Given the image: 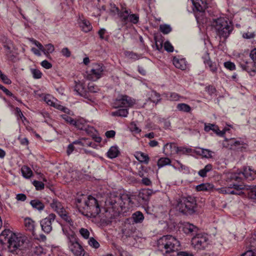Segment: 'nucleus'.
Masks as SVG:
<instances>
[{
	"label": "nucleus",
	"mask_w": 256,
	"mask_h": 256,
	"mask_svg": "<svg viewBox=\"0 0 256 256\" xmlns=\"http://www.w3.org/2000/svg\"><path fill=\"white\" fill-rule=\"evenodd\" d=\"M132 203L130 197L127 194L116 196L110 194L105 201V212L112 213L110 218L126 212L132 207Z\"/></svg>",
	"instance_id": "nucleus-1"
},
{
	"label": "nucleus",
	"mask_w": 256,
	"mask_h": 256,
	"mask_svg": "<svg viewBox=\"0 0 256 256\" xmlns=\"http://www.w3.org/2000/svg\"><path fill=\"white\" fill-rule=\"evenodd\" d=\"M180 246V242L171 235L164 236L160 238L157 242L158 250L164 252V254H168L178 250Z\"/></svg>",
	"instance_id": "nucleus-2"
},
{
	"label": "nucleus",
	"mask_w": 256,
	"mask_h": 256,
	"mask_svg": "<svg viewBox=\"0 0 256 256\" xmlns=\"http://www.w3.org/2000/svg\"><path fill=\"white\" fill-rule=\"evenodd\" d=\"M212 26L214 28L217 35L220 38H224V40L229 36L234 30L231 22L224 18L214 20Z\"/></svg>",
	"instance_id": "nucleus-3"
},
{
	"label": "nucleus",
	"mask_w": 256,
	"mask_h": 256,
	"mask_svg": "<svg viewBox=\"0 0 256 256\" xmlns=\"http://www.w3.org/2000/svg\"><path fill=\"white\" fill-rule=\"evenodd\" d=\"M177 207L180 212L186 215H192L196 211V200L191 196L183 197L178 202Z\"/></svg>",
	"instance_id": "nucleus-4"
},
{
	"label": "nucleus",
	"mask_w": 256,
	"mask_h": 256,
	"mask_svg": "<svg viewBox=\"0 0 256 256\" xmlns=\"http://www.w3.org/2000/svg\"><path fill=\"white\" fill-rule=\"evenodd\" d=\"M84 206L82 207L86 212V216L96 218L100 212V206L96 199L91 196L88 197L87 200H84Z\"/></svg>",
	"instance_id": "nucleus-5"
},
{
	"label": "nucleus",
	"mask_w": 256,
	"mask_h": 256,
	"mask_svg": "<svg viewBox=\"0 0 256 256\" xmlns=\"http://www.w3.org/2000/svg\"><path fill=\"white\" fill-rule=\"evenodd\" d=\"M62 231L68 236L69 240V249L74 256H84L85 251L82 246L79 244L76 234L73 232L72 234H68L67 230L64 228H62Z\"/></svg>",
	"instance_id": "nucleus-6"
},
{
	"label": "nucleus",
	"mask_w": 256,
	"mask_h": 256,
	"mask_svg": "<svg viewBox=\"0 0 256 256\" xmlns=\"http://www.w3.org/2000/svg\"><path fill=\"white\" fill-rule=\"evenodd\" d=\"M26 240L24 236H18L15 234H11L8 240V251L14 254H18L22 249Z\"/></svg>",
	"instance_id": "nucleus-7"
},
{
	"label": "nucleus",
	"mask_w": 256,
	"mask_h": 256,
	"mask_svg": "<svg viewBox=\"0 0 256 256\" xmlns=\"http://www.w3.org/2000/svg\"><path fill=\"white\" fill-rule=\"evenodd\" d=\"M134 104L135 100L134 98L126 95L120 94L114 100L112 106L114 108H128L132 107Z\"/></svg>",
	"instance_id": "nucleus-8"
},
{
	"label": "nucleus",
	"mask_w": 256,
	"mask_h": 256,
	"mask_svg": "<svg viewBox=\"0 0 256 256\" xmlns=\"http://www.w3.org/2000/svg\"><path fill=\"white\" fill-rule=\"evenodd\" d=\"M208 238L207 234H196L192 238V244L196 250L204 249L208 245Z\"/></svg>",
	"instance_id": "nucleus-9"
},
{
	"label": "nucleus",
	"mask_w": 256,
	"mask_h": 256,
	"mask_svg": "<svg viewBox=\"0 0 256 256\" xmlns=\"http://www.w3.org/2000/svg\"><path fill=\"white\" fill-rule=\"evenodd\" d=\"M239 64L243 70L246 71L250 76H254L256 74V64L252 60L249 61L245 56L242 57L239 61Z\"/></svg>",
	"instance_id": "nucleus-10"
},
{
	"label": "nucleus",
	"mask_w": 256,
	"mask_h": 256,
	"mask_svg": "<svg viewBox=\"0 0 256 256\" xmlns=\"http://www.w3.org/2000/svg\"><path fill=\"white\" fill-rule=\"evenodd\" d=\"M56 218V214L52 213L40 220V224L42 229L45 233L49 234L52 230V222H54Z\"/></svg>",
	"instance_id": "nucleus-11"
},
{
	"label": "nucleus",
	"mask_w": 256,
	"mask_h": 256,
	"mask_svg": "<svg viewBox=\"0 0 256 256\" xmlns=\"http://www.w3.org/2000/svg\"><path fill=\"white\" fill-rule=\"evenodd\" d=\"M103 72V66L102 64H94L88 76V78L92 80H97L102 76Z\"/></svg>",
	"instance_id": "nucleus-12"
},
{
	"label": "nucleus",
	"mask_w": 256,
	"mask_h": 256,
	"mask_svg": "<svg viewBox=\"0 0 256 256\" xmlns=\"http://www.w3.org/2000/svg\"><path fill=\"white\" fill-rule=\"evenodd\" d=\"M74 90L76 92L77 94L84 97L88 100H92L91 96L88 92L85 90L83 84L80 82H76V84L74 87Z\"/></svg>",
	"instance_id": "nucleus-13"
},
{
	"label": "nucleus",
	"mask_w": 256,
	"mask_h": 256,
	"mask_svg": "<svg viewBox=\"0 0 256 256\" xmlns=\"http://www.w3.org/2000/svg\"><path fill=\"white\" fill-rule=\"evenodd\" d=\"M154 193L152 190L144 188L139 192L138 197L139 200H142V202L146 204L149 201L150 196Z\"/></svg>",
	"instance_id": "nucleus-14"
},
{
	"label": "nucleus",
	"mask_w": 256,
	"mask_h": 256,
	"mask_svg": "<svg viewBox=\"0 0 256 256\" xmlns=\"http://www.w3.org/2000/svg\"><path fill=\"white\" fill-rule=\"evenodd\" d=\"M204 130L206 132L212 130L217 135L220 136H222L225 134L226 132L229 130L228 128H225L222 130H220L218 126L211 124H205Z\"/></svg>",
	"instance_id": "nucleus-15"
},
{
	"label": "nucleus",
	"mask_w": 256,
	"mask_h": 256,
	"mask_svg": "<svg viewBox=\"0 0 256 256\" xmlns=\"http://www.w3.org/2000/svg\"><path fill=\"white\" fill-rule=\"evenodd\" d=\"M202 58L206 67H208L210 70L212 72H216L218 70L216 64L211 60L209 53L208 52L204 53Z\"/></svg>",
	"instance_id": "nucleus-16"
},
{
	"label": "nucleus",
	"mask_w": 256,
	"mask_h": 256,
	"mask_svg": "<svg viewBox=\"0 0 256 256\" xmlns=\"http://www.w3.org/2000/svg\"><path fill=\"white\" fill-rule=\"evenodd\" d=\"M198 230L197 226L190 222H184L182 224V230L186 234H196Z\"/></svg>",
	"instance_id": "nucleus-17"
},
{
	"label": "nucleus",
	"mask_w": 256,
	"mask_h": 256,
	"mask_svg": "<svg viewBox=\"0 0 256 256\" xmlns=\"http://www.w3.org/2000/svg\"><path fill=\"white\" fill-rule=\"evenodd\" d=\"M242 172L240 173H232L230 174L227 176V179L232 184H243L242 182Z\"/></svg>",
	"instance_id": "nucleus-18"
},
{
	"label": "nucleus",
	"mask_w": 256,
	"mask_h": 256,
	"mask_svg": "<svg viewBox=\"0 0 256 256\" xmlns=\"http://www.w3.org/2000/svg\"><path fill=\"white\" fill-rule=\"evenodd\" d=\"M193 4L198 11L203 12L208 8L206 0H192Z\"/></svg>",
	"instance_id": "nucleus-19"
},
{
	"label": "nucleus",
	"mask_w": 256,
	"mask_h": 256,
	"mask_svg": "<svg viewBox=\"0 0 256 256\" xmlns=\"http://www.w3.org/2000/svg\"><path fill=\"white\" fill-rule=\"evenodd\" d=\"M232 188H234L237 190H242L245 189V186L242 184H238L234 183L230 184V186L228 187V194L240 195L242 194V192H236L234 190H231Z\"/></svg>",
	"instance_id": "nucleus-20"
},
{
	"label": "nucleus",
	"mask_w": 256,
	"mask_h": 256,
	"mask_svg": "<svg viewBox=\"0 0 256 256\" xmlns=\"http://www.w3.org/2000/svg\"><path fill=\"white\" fill-rule=\"evenodd\" d=\"M172 62L174 66L178 68L184 70L186 68V61L184 58L174 57Z\"/></svg>",
	"instance_id": "nucleus-21"
},
{
	"label": "nucleus",
	"mask_w": 256,
	"mask_h": 256,
	"mask_svg": "<svg viewBox=\"0 0 256 256\" xmlns=\"http://www.w3.org/2000/svg\"><path fill=\"white\" fill-rule=\"evenodd\" d=\"M254 240L255 238L253 236L250 238L249 240L250 243V248L243 253L240 256H256V251H254V249L252 248H254L255 244H256V242H252V240Z\"/></svg>",
	"instance_id": "nucleus-22"
},
{
	"label": "nucleus",
	"mask_w": 256,
	"mask_h": 256,
	"mask_svg": "<svg viewBox=\"0 0 256 256\" xmlns=\"http://www.w3.org/2000/svg\"><path fill=\"white\" fill-rule=\"evenodd\" d=\"M136 158L140 162L148 164L150 160L148 156L142 152H137L134 154Z\"/></svg>",
	"instance_id": "nucleus-23"
},
{
	"label": "nucleus",
	"mask_w": 256,
	"mask_h": 256,
	"mask_svg": "<svg viewBox=\"0 0 256 256\" xmlns=\"http://www.w3.org/2000/svg\"><path fill=\"white\" fill-rule=\"evenodd\" d=\"M50 206L58 214L65 210L62 203L58 200L54 199Z\"/></svg>",
	"instance_id": "nucleus-24"
},
{
	"label": "nucleus",
	"mask_w": 256,
	"mask_h": 256,
	"mask_svg": "<svg viewBox=\"0 0 256 256\" xmlns=\"http://www.w3.org/2000/svg\"><path fill=\"white\" fill-rule=\"evenodd\" d=\"M196 153L205 158H211L212 156V154L213 152L208 149L196 148Z\"/></svg>",
	"instance_id": "nucleus-25"
},
{
	"label": "nucleus",
	"mask_w": 256,
	"mask_h": 256,
	"mask_svg": "<svg viewBox=\"0 0 256 256\" xmlns=\"http://www.w3.org/2000/svg\"><path fill=\"white\" fill-rule=\"evenodd\" d=\"M130 13V10L124 8V11L120 10L118 14L122 22L124 24H127L128 22V18Z\"/></svg>",
	"instance_id": "nucleus-26"
},
{
	"label": "nucleus",
	"mask_w": 256,
	"mask_h": 256,
	"mask_svg": "<svg viewBox=\"0 0 256 256\" xmlns=\"http://www.w3.org/2000/svg\"><path fill=\"white\" fill-rule=\"evenodd\" d=\"M245 188L248 190L247 194L248 198L256 200V185L245 186Z\"/></svg>",
	"instance_id": "nucleus-27"
},
{
	"label": "nucleus",
	"mask_w": 256,
	"mask_h": 256,
	"mask_svg": "<svg viewBox=\"0 0 256 256\" xmlns=\"http://www.w3.org/2000/svg\"><path fill=\"white\" fill-rule=\"evenodd\" d=\"M12 44L10 40H8V42L4 44V48L5 49L6 55L8 60L13 61L15 56L14 54H11L12 50H11V46L10 44Z\"/></svg>",
	"instance_id": "nucleus-28"
},
{
	"label": "nucleus",
	"mask_w": 256,
	"mask_h": 256,
	"mask_svg": "<svg viewBox=\"0 0 256 256\" xmlns=\"http://www.w3.org/2000/svg\"><path fill=\"white\" fill-rule=\"evenodd\" d=\"M58 215L70 226H73L74 222L71 218L70 216L69 215V214L66 210L60 212Z\"/></svg>",
	"instance_id": "nucleus-29"
},
{
	"label": "nucleus",
	"mask_w": 256,
	"mask_h": 256,
	"mask_svg": "<svg viewBox=\"0 0 256 256\" xmlns=\"http://www.w3.org/2000/svg\"><path fill=\"white\" fill-rule=\"evenodd\" d=\"M177 148L178 147L176 146L174 143H167L164 146L163 151L166 155H168L169 154H171L173 151L176 152Z\"/></svg>",
	"instance_id": "nucleus-30"
},
{
	"label": "nucleus",
	"mask_w": 256,
	"mask_h": 256,
	"mask_svg": "<svg viewBox=\"0 0 256 256\" xmlns=\"http://www.w3.org/2000/svg\"><path fill=\"white\" fill-rule=\"evenodd\" d=\"M128 114V108H120L115 112H112L111 115L114 116L126 117Z\"/></svg>",
	"instance_id": "nucleus-31"
},
{
	"label": "nucleus",
	"mask_w": 256,
	"mask_h": 256,
	"mask_svg": "<svg viewBox=\"0 0 256 256\" xmlns=\"http://www.w3.org/2000/svg\"><path fill=\"white\" fill-rule=\"evenodd\" d=\"M120 154L118 147L117 146H112L110 147L107 152V156L110 158H114L117 157Z\"/></svg>",
	"instance_id": "nucleus-32"
},
{
	"label": "nucleus",
	"mask_w": 256,
	"mask_h": 256,
	"mask_svg": "<svg viewBox=\"0 0 256 256\" xmlns=\"http://www.w3.org/2000/svg\"><path fill=\"white\" fill-rule=\"evenodd\" d=\"M132 218L134 223H142L144 220V216L142 212L137 211L132 214Z\"/></svg>",
	"instance_id": "nucleus-33"
},
{
	"label": "nucleus",
	"mask_w": 256,
	"mask_h": 256,
	"mask_svg": "<svg viewBox=\"0 0 256 256\" xmlns=\"http://www.w3.org/2000/svg\"><path fill=\"white\" fill-rule=\"evenodd\" d=\"M30 204L33 208L40 211L43 210L44 208V204L38 200H32Z\"/></svg>",
	"instance_id": "nucleus-34"
},
{
	"label": "nucleus",
	"mask_w": 256,
	"mask_h": 256,
	"mask_svg": "<svg viewBox=\"0 0 256 256\" xmlns=\"http://www.w3.org/2000/svg\"><path fill=\"white\" fill-rule=\"evenodd\" d=\"M22 176L26 178H30L32 175L31 169L26 166H23L21 168Z\"/></svg>",
	"instance_id": "nucleus-35"
},
{
	"label": "nucleus",
	"mask_w": 256,
	"mask_h": 256,
	"mask_svg": "<svg viewBox=\"0 0 256 256\" xmlns=\"http://www.w3.org/2000/svg\"><path fill=\"white\" fill-rule=\"evenodd\" d=\"M251 171L252 170L250 168L248 169L247 168H244V172H242V176L249 180H254L256 174L254 172H252Z\"/></svg>",
	"instance_id": "nucleus-36"
},
{
	"label": "nucleus",
	"mask_w": 256,
	"mask_h": 256,
	"mask_svg": "<svg viewBox=\"0 0 256 256\" xmlns=\"http://www.w3.org/2000/svg\"><path fill=\"white\" fill-rule=\"evenodd\" d=\"M11 234L13 233L10 230H3L0 235V242L2 244H4L6 239L8 240V238L11 236Z\"/></svg>",
	"instance_id": "nucleus-37"
},
{
	"label": "nucleus",
	"mask_w": 256,
	"mask_h": 256,
	"mask_svg": "<svg viewBox=\"0 0 256 256\" xmlns=\"http://www.w3.org/2000/svg\"><path fill=\"white\" fill-rule=\"evenodd\" d=\"M212 166L211 164H208L204 166V168L200 170L198 172V174L202 178L206 177V176L207 173L212 170Z\"/></svg>",
	"instance_id": "nucleus-38"
},
{
	"label": "nucleus",
	"mask_w": 256,
	"mask_h": 256,
	"mask_svg": "<svg viewBox=\"0 0 256 256\" xmlns=\"http://www.w3.org/2000/svg\"><path fill=\"white\" fill-rule=\"evenodd\" d=\"M80 27L82 30L86 32H90L92 28L89 21L86 20H82L80 24Z\"/></svg>",
	"instance_id": "nucleus-39"
},
{
	"label": "nucleus",
	"mask_w": 256,
	"mask_h": 256,
	"mask_svg": "<svg viewBox=\"0 0 256 256\" xmlns=\"http://www.w3.org/2000/svg\"><path fill=\"white\" fill-rule=\"evenodd\" d=\"M176 108L178 110L185 112H190L192 110L190 106L184 103L178 104Z\"/></svg>",
	"instance_id": "nucleus-40"
},
{
	"label": "nucleus",
	"mask_w": 256,
	"mask_h": 256,
	"mask_svg": "<svg viewBox=\"0 0 256 256\" xmlns=\"http://www.w3.org/2000/svg\"><path fill=\"white\" fill-rule=\"evenodd\" d=\"M171 160L168 158H162L158 160V166L159 168H162L167 165H170Z\"/></svg>",
	"instance_id": "nucleus-41"
},
{
	"label": "nucleus",
	"mask_w": 256,
	"mask_h": 256,
	"mask_svg": "<svg viewBox=\"0 0 256 256\" xmlns=\"http://www.w3.org/2000/svg\"><path fill=\"white\" fill-rule=\"evenodd\" d=\"M34 222L31 218H27L24 220V224L27 229L30 231H32L34 228Z\"/></svg>",
	"instance_id": "nucleus-42"
},
{
	"label": "nucleus",
	"mask_w": 256,
	"mask_h": 256,
	"mask_svg": "<svg viewBox=\"0 0 256 256\" xmlns=\"http://www.w3.org/2000/svg\"><path fill=\"white\" fill-rule=\"evenodd\" d=\"M166 97L168 100L177 101L181 96L177 93L169 92L166 94Z\"/></svg>",
	"instance_id": "nucleus-43"
},
{
	"label": "nucleus",
	"mask_w": 256,
	"mask_h": 256,
	"mask_svg": "<svg viewBox=\"0 0 256 256\" xmlns=\"http://www.w3.org/2000/svg\"><path fill=\"white\" fill-rule=\"evenodd\" d=\"M151 102L157 104L160 100V95L155 91L151 92L150 97L149 98Z\"/></svg>",
	"instance_id": "nucleus-44"
},
{
	"label": "nucleus",
	"mask_w": 256,
	"mask_h": 256,
	"mask_svg": "<svg viewBox=\"0 0 256 256\" xmlns=\"http://www.w3.org/2000/svg\"><path fill=\"white\" fill-rule=\"evenodd\" d=\"M61 117L68 123L70 124L72 126H77V122L72 118L70 117V116L66 115V114H62L61 115Z\"/></svg>",
	"instance_id": "nucleus-45"
},
{
	"label": "nucleus",
	"mask_w": 256,
	"mask_h": 256,
	"mask_svg": "<svg viewBox=\"0 0 256 256\" xmlns=\"http://www.w3.org/2000/svg\"><path fill=\"white\" fill-rule=\"evenodd\" d=\"M160 30L164 34H166L170 33L172 31V29L170 25L164 24L160 25Z\"/></svg>",
	"instance_id": "nucleus-46"
},
{
	"label": "nucleus",
	"mask_w": 256,
	"mask_h": 256,
	"mask_svg": "<svg viewBox=\"0 0 256 256\" xmlns=\"http://www.w3.org/2000/svg\"><path fill=\"white\" fill-rule=\"evenodd\" d=\"M54 50V47L53 44H46L44 48V50L42 52L44 54H48L50 53H52Z\"/></svg>",
	"instance_id": "nucleus-47"
},
{
	"label": "nucleus",
	"mask_w": 256,
	"mask_h": 256,
	"mask_svg": "<svg viewBox=\"0 0 256 256\" xmlns=\"http://www.w3.org/2000/svg\"><path fill=\"white\" fill-rule=\"evenodd\" d=\"M110 14L115 16L116 14H118L120 12V10L118 7L116 6V5L114 3L110 4Z\"/></svg>",
	"instance_id": "nucleus-48"
},
{
	"label": "nucleus",
	"mask_w": 256,
	"mask_h": 256,
	"mask_svg": "<svg viewBox=\"0 0 256 256\" xmlns=\"http://www.w3.org/2000/svg\"><path fill=\"white\" fill-rule=\"evenodd\" d=\"M30 71L34 78L39 79L42 78V74L40 70L36 68H32Z\"/></svg>",
	"instance_id": "nucleus-49"
},
{
	"label": "nucleus",
	"mask_w": 256,
	"mask_h": 256,
	"mask_svg": "<svg viewBox=\"0 0 256 256\" xmlns=\"http://www.w3.org/2000/svg\"><path fill=\"white\" fill-rule=\"evenodd\" d=\"M44 102L48 105L52 106L55 101H57L50 95L46 96L44 98Z\"/></svg>",
	"instance_id": "nucleus-50"
},
{
	"label": "nucleus",
	"mask_w": 256,
	"mask_h": 256,
	"mask_svg": "<svg viewBox=\"0 0 256 256\" xmlns=\"http://www.w3.org/2000/svg\"><path fill=\"white\" fill-rule=\"evenodd\" d=\"M139 20V16L138 14H130L129 15L128 18V22L136 24L138 22Z\"/></svg>",
	"instance_id": "nucleus-51"
},
{
	"label": "nucleus",
	"mask_w": 256,
	"mask_h": 256,
	"mask_svg": "<svg viewBox=\"0 0 256 256\" xmlns=\"http://www.w3.org/2000/svg\"><path fill=\"white\" fill-rule=\"evenodd\" d=\"M32 184L36 187V189L37 190H41L44 188V184L42 182L34 180L32 182Z\"/></svg>",
	"instance_id": "nucleus-52"
},
{
	"label": "nucleus",
	"mask_w": 256,
	"mask_h": 256,
	"mask_svg": "<svg viewBox=\"0 0 256 256\" xmlns=\"http://www.w3.org/2000/svg\"><path fill=\"white\" fill-rule=\"evenodd\" d=\"M125 54L127 57L134 60L140 58V56L138 54L132 52H126Z\"/></svg>",
	"instance_id": "nucleus-53"
},
{
	"label": "nucleus",
	"mask_w": 256,
	"mask_h": 256,
	"mask_svg": "<svg viewBox=\"0 0 256 256\" xmlns=\"http://www.w3.org/2000/svg\"><path fill=\"white\" fill-rule=\"evenodd\" d=\"M210 185L208 184H202L196 186V190L198 191L208 190L210 188Z\"/></svg>",
	"instance_id": "nucleus-54"
},
{
	"label": "nucleus",
	"mask_w": 256,
	"mask_h": 256,
	"mask_svg": "<svg viewBox=\"0 0 256 256\" xmlns=\"http://www.w3.org/2000/svg\"><path fill=\"white\" fill-rule=\"evenodd\" d=\"M88 242L90 246L94 248H98L100 247L99 243L92 237L89 239Z\"/></svg>",
	"instance_id": "nucleus-55"
},
{
	"label": "nucleus",
	"mask_w": 256,
	"mask_h": 256,
	"mask_svg": "<svg viewBox=\"0 0 256 256\" xmlns=\"http://www.w3.org/2000/svg\"><path fill=\"white\" fill-rule=\"evenodd\" d=\"M88 92L89 94L90 92L92 93H96L97 92L98 90V88L93 84H88Z\"/></svg>",
	"instance_id": "nucleus-56"
},
{
	"label": "nucleus",
	"mask_w": 256,
	"mask_h": 256,
	"mask_svg": "<svg viewBox=\"0 0 256 256\" xmlns=\"http://www.w3.org/2000/svg\"><path fill=\"white\" fill-rule=\"evenodd\" d=\"M80 233L81 236L84 238L87 239L90 236L89 231L84 228H82L80 230Z\"/></svg>",
	"instance_id": "nucleus-57"
},
{
	"label": "nucleus",
	"mask_w": 256,
	"mask_h": 256,
	"mask_svg": "<svg viewBox=\"0 0 256 256\" xmlns=\"http://www.w3.org/2000/svg\"><path fill=\"white\" fill-rule=\"evenodd\" d=\"M164 50L168 52H172L174 51V47L168 41H166L164 42Z\"/></svg>",
	"instance_id": "nucleus-58"
},
{
	"label": "nucleus",
	"mask_w": 256,
	"mask_h": 256,
	"mask_svg": "<svg viewBox=\"0 0 256 256\" xmlns=\"http://www.w3.org/2000/svg\"><path fill=\"white\" fill-rule=\"evenodd\" d=\"M224 66L230 70H233L236 69V66L234 63L231 62H226L224 63Z\"/></svg>",
	"instance_id": "nucleus-59"
},
{
	"label": "nucleus",
	"mask_w": 256,
	"mask_h": 256,
	"mask_svg": "<svg viewBox=\"0 0 256 256\" xmlns=\"http://www.w3.org/2000/svg\"><path fill=\"white\" fill-rule=\"evenodd\" d=\"M146 168L145 166L140 165L138 172V174L141 178L144 177V173L146 172Z\"/></svg>",
	"instance_id": "nucleus-60"
},
{
	"label": "nucleus",
	"mask_w": 256,
	"mask_h": 256,
	"mask_svg": "<svg viewBox=\"0 0 256 256\" xmlns=\"http://www.w3.org/2000/svg\"><path fill=\"white\" fill-rule=\"evenodd\" d=\"M192 152V149L186 148H182V147H178L176 148V152H180L182 154H185V153H189Z\"/></svg>",
	"instance_id": "nucleus-61"
},
{
	"label": "nucleus",
	"mask_w": 256,
	"mask_h": 256,
	"mask_svg": "<svg viewBox=\"0 0 256 256\" xmlns=\"http://www.w3.org/2000/svg\"><path fill=\"white\" fill-rule=\"evenodd\" d=\"M142 180H141V183L146 186H150L152 184V182L150 180V178H146V177H143L142 178Z\"/></svg>",
	"instance_id": "nucleus-62"
},
{
	"label": "nucleus",
	"mask_w": 256,
	"mask_h": 256,
	"mask_svg": "<svg viewBox=\"0 0 256 256\" xmlns=\"http://www.w3.org/2000/svg\"><path fill=\"white\" fill-rule=\"evenodd\" d=\"M0 79L2 81V82L6 84H10L12 83L11 80L5 74H1L0 76Z\"/></svg>",
	"instance_id": "nucleus-63"
},
{
	"label": "nucleus",
	"mask_w": 256,
	"mask_h": 256,
	"mask_svg": "<svg viewBox=\"0 0 256 256\" xmlns=\"http://www.w3.org/2000/svg\"><path fill=\"white\" fill-rule=\"evenodd\" d=\"M250 56L251 58V60L256 64V48L252 50L250 52Z\"/></svg>",
	"instance_id": "nucleus-64"
}]
</instances>
